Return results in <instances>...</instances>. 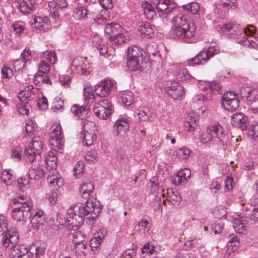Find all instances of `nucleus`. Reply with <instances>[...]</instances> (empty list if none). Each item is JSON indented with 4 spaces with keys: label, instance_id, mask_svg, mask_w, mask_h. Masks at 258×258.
<instances>
[{
    "label": "nucleus",
    "instance_id": "nucleus-48",
    "mask_svg": "<svg viewBox=\"0 0 258 258\" xmlns=\"http://www.w3.org/2000/svg\"><path fill=\"white\" fill-rule=\"evenodd\" d=\"M85 160L89 163H93L98 160V156L96 151L94 150L88 152L85 156Z\"/></svg>",
    "mask_w": 258,
    "mask_h": 258
},
{
    "label": "nucleus",
    "instance_id": "nucleus-36",
    "mask_svg": "<svg viewBox=\"0 0 258 258\" xmlns=\"http://www.w3.org/2000/svg\"><path fill=\"white\" fill-rule=\"evenodd\" d=\"M182 8L190 13L192 15H199L200 10V5L196 2H192L187 5H183Z\"/></svg>",
    "mask_w": 258,
    "mask_h": 258
},
{
    "label": "nucleus",
    "instance_id": "nucleus-44",
    "mask_svg": "<svg viewBox=\"0 0 258 258\" xmlns=\"http://www.w3.org/2000/svg\"><path fill=\"white\" fill-rule=\"evenodd\" d=\"M246 221L242 220H236L233 223V228L235 231L241 233L246 230Z\"/></svg>",
    "mask_w": 258,
    "mask_h": 258
},
{
    "label": "nucleus",
    "instance_id": "nucleus-24",
    "mask_svg": "<svg viewBox=\"0 0 258 258\" xmlns=\"http://www.w3.org/2000/svg\"><path fill=\"white\" fill-rule=\"evenodd\" d=\"M35 27L45 31L48 29L49 19L46 16H37L34 19Z\"/></svg>",
    "mask_w": 258,
    "mask_h": 258
},
{
    "label": "nucleus",
    "instance_id": "nucleus-53",
    "mask_svg": "<svg viewBox=\"0 0 258 258\" xmlns=\"http://www.w3.org/2000/svg\"><path fill=\"white\" fill-rule=\"evenodd\" d=\"M2 78L9 79L13 75V70L7 66H4L1 69Z\"/></svg>",
    "mask_w": 258,
    "mask_h": 258
},
{
    "label": "nucleus",
    "instance_id": "nucleus-14",
    "mask_svg": "<svg viewBox=\"0 0 258 258\" xmlns=\"http://www.w3.org/2000/svg\"><path fill=\"white\" fill-rule=\"evenodd\" d=\"M207 133L219 140V143L223 145L227 139L223 127L220 124H215L207 127Z\"/></svg>",
    "mask_w": 258,
    "mask_h": 258
},
{
    "label": "nucleus",
    "instance_id": "nucleus-58",
    "mask_svg": "<svg viewBox=\"0 0 258 258\" xmlns=\"http://www.w3.org/2000/svg\"><path fill=\"white\" fill-rule=\"evenodd\" d=\"M85 168V165L83 161H79L75 165L74 170V174L76 176L79 175L83 173Z\"/></svg>",
    "mask_w": 258,
    "mask_h": 258
},
{
    "label": "nucleus",
    "instance_id": "nucleus-25",
    "mask_svg": "<svg viewBox=\"0 0 258 258\" xmlns=\"http://www.w3.org/2000/svg\"><path fill=\"white\" fill-rule=\"evenodd\" d=\"M27 174L31 179L39 180L44 176V171L42 168L35 165L29 168Z\"/></svg>",
    "mask_w": 258,
    "mask_h": 258
},
{
    "label": "nucleus",
    "instance_id": "nucleus-19",
    "mask_svg": "<svg viewBox=\"0 0 258 258\" xmlns=\"http://www.w3.org/2000/svg\"><path fill=\"white\" fill-rule=\"evenodd\" d=\"M28 253L27 247L24 245L12 244L9 254L10 258H21Z\"/></svg>",
    "mask_w": 258,
    "mask_h": 258
},
{
    "label": "nucleus",
    "instance_id": "nucleus-62",
    "mask_svg": "<svg viewBox=\"0 0 258 258\" xmlns=\"http://www.w3.org/2000/svg\"><path fill=\"white\" fill-rule=\"evenodd\" d=\"M235 185V182L233 181L232 177L227 176L225 179V186L228 190H230L233 188Z\"/></svg>",
    "mask_w": 258,
    "mask_h": 258
},
{
    "label": "nucleus",
    "instance_id": "nucleus-40",
    "mask_svg": "<svg viewBox=\"0 0 258 258\" xmlns=\"http://www.w3.org/2000/svg\"><path fill=\"white\" fill-rule=\"evenodd\" d=\"M1 179L7 185H11L15 181V177L9 171L4 170L2 173Z\"/></svg>",
    "mask_w": 258,
    "mask_h": 258
},
{
    "label": "nucleus",
    "instance_id": "nucleus-33",
    "mask_svg": "<svg viewBox=\"0 0 258 258\" xmlns=\"http://www.w3.org/2000/svg\"><path fill=\"white\" fill-rule=\"evenodd\" d=\"M34 83L38 86H41V84H51V81L48 76L43 74H36L34 78Z\"/></svg>",
    "mask_w": 258,
    "mask_h": 258
},
{
    "label": "nucleus",
    "instance_id": "nucleus-56",
    "mask_svg": "<svg viewBox=\"0 0 258 258\" xmlns=\"http://www.w3.org/2000/svg\"><path fill=\"white\" fill-rule=\"evenodd\" d=\"M31 180L28 176V174L25 176H23L17 179L18 184L20 188L23 187L24 186L28 185L29 180Z\"/></svg>",
    "mask_w": 258,
    "mask_h": 258
},
{
    "label": "nucleus",
    "instance_id": "nucleus-43",
    "mask_svg": "<svg viewBox=\"0 0 258 258\" xmlns=\"http://www.w3.org/2000/svg\"><path fill=\"white\" fill-rule=\"evenodd\" d=\"M154 246L149 243H146L142 248V253L144 258H150V256L153 253Z\"/></svg>",
    "mask_w": 258,
    "mask_h": 258
},
{
    "label": "nucleus",
    "instance_id": "nucleus-18",
    "mask_svg": "<svg viewBox=\"0 0 258 258\" xmlns=\"http://www.w3.org/2000/svg\"><path fill=\"white\" fill-rule=\"evenodd\" d=\"M82 182L79 188L80 193L82 198L86 200V202H90L89 199L94 191V185L88 180Z\"/></svg>",
    "mask_w": 258,
    "mask_h": 258
},
{
    "label": "nucleus",
    "instance_id": "nucleus-41",
    "mask_svg": "<svg viewBox=\"0 0 258 258\" xmlns=\"http://www.w3.org/2000/svg\"><path fill=\"white\" fill-rule=\"evenodd\" d=\"M194 102L197 103L198 108L200 109L203 107H206L208 105V100L205 96L202 94L197 95L194 98Z\"/></svg>",
    "mask_w": 258,
    "mask_h": 258
},
{
    "label": "nucleus",
    "instance_id": "nucleus-35",
    "mask_svg": "<svg viewBox=\"0 0 258 258\" xmlns=\"http://www.w3.org/2000/svg\"><path fill=\"white\" fill-rule=\"evenodd\" d=\"M224 108L228 111H233L238 108L239 105V99H234L233 100H230L229 101L221 102Z\"/></svg>",
    "mask_w": 258,
    "mask_h": 258
},
{
    "label": "nucleus",
    "instance_id": "nucleus-26",
    "mask_svg": "<svg viewBox=\"0 0 258 258\" xmlns=\"http://www.w3.org/2000/svg\"><path fill=\"white\" fill-rule=\"evenodd\" d=\"M47 179L49 184L52 186L56 185L59 188L63 184V179L60 177V175L56 171H54L51 175H49Z\"/></svg>",
    "mask_w": 258,
    "mask_h": 258
},
{
    "label": "nucleus",
    "instance_id": "nucleus-46",
    "mask_svg": "<svg viewBox=\"0 0 258 258\" xmlns=\"http://www.w3.org/2000/svg\"><path fill=\"white\" fill-rule=\"evenodd\" d=\"M50 70V66L45 61H41L38 66V72L36 74H47Z\"/></svg>",
    "mask_w": 258,
    "mask_h": 258
},
{
    "label": "nucleus",
    "instance_id": "nucleus-27",
    "mask_svg": "<svg viewBox=\"0 0 258 258\" xmlns=\"http://www.w3.org/2000/svg\"><path fill=\"white\" fill-rule=\"evenodd\" d=\"M23 158L26 162L32 163L34 161L40 160L41 156L36 154L35 151L28 147L25 149Z\"/></svg>",
    "mask_w": 258,
    "mask_h": 258
},
{
    "label": "nucleus",
    "instance_id": "nucleus-63",
    "mask_svg": "<svg viewBox=\"0 0 258 258\" xmlns=\"http://www.w3.org/2000/svg\"><path fill=\"white\" fill-rule=\"evenodd\" d=\"M85 239L81 232H76L73 235V242L75 245L85 240Z\"/></svg>",
    "mask_w": 258,
    "mask_h": 258
},
{
    "label": "nucleus",
    "instance_id": "nucleus-60",
    "mask_svg": "<svg viewBox=\"0 0 258 258\" xmlns=\"http://www.w3.org/2000/svg\"><path fill=\"white\" fill-rule=\"evenodd\" d=\"M236 0H221V4L228 9H234Z\"/></svg>",
    "mask_w": 258,
    "mask_h": 258
},
{
    "label": "nucleus",
    "instance_id": "nucleus-29",
    "mask_svg": "<svg viewBox=\"0 0 258 258\" xmlns=\"http://www.w3.org/2000/svg\"><path fill=\"white\" fill-rule=\"evenodd\" d=\"M29 148L40 155L43 149V142L39 137L34 138L30 143Z\"/></svg>",
    "mask_w": 258,
    "mask_h": 258
},
{
    "label": "nucleus",
    "instance_id": "nucleus-22",
    "mask_svg": "<svg viewBox=\"0 0 258 258\" xmlns=\"http://www.w3.org/2000/svg\"><path fill=\"white\" fill-rule=\"evenodd\" d=\"M35 4V2L31 1V0H22L20 1L17 3V8L20 12L25 14L29 13L32 11Z\"/></svg>",
    "mask_w": 258,
    "mask_h": 258
},
{
    "label": "nucleus",
    "instance_id": "nucleus-10",
    "mask_svg": "<svg viewBox=\"0 0 258 258\" xmlns=\"http://www.w3.org/2000/svg\"><path fill=\"white\" fill-rule=\"evenodd\" d=\"M93 111L98 118L106 119L111 113L112 104L107 99L102 100L95 104Z\"/></svg>",
    "mask_w": 258,
    "mask_h": 258
},
{
    "label": "nucleus",
    "instance_id": "nucleus-12",
    "mask_svg": "<svg viewBox=\"0 0 258 258\" xmlns=\"http://www.w3.org/2000/svg\"><path fill=\"white\" fill-rule=\"evenodd\" d=\"M167 85L166 89L168 96L174 100H181L185 94L183 87L174 81H169Z\"/></svg>",
    "mask_w": 258,
    "mask_h": 258
},
{
    "label": "nucleus",
    "instance_id": "nucleus-6",
    "mask_svg": "<svg viewBox=\"0 0 258 258\" xmlns=\"http://www.w3.org/2000/svg\"><path fill=\"white\" fill-rule=\"evenodd\" d=\"M104 31L106 37L113 44H120L127 40L125 30L117 23L107 24Z\"/></svg>",
    "mask_w": 258,
    "mask_h": 258
},
{
    "label": "nucleus",
    "instance_id": "nucleus-55",
    "mask_svg": "<svg viewBox=\"0 0 258 258\" xmlns=\"http://www.w3.org/2000/svg\"><path fill=\"white\" fill-rule=\"evenodd\" d=\"M251 91H252V87L249 86L244 87L240 90V95L242 98H246L247 101Z\"/></svg>",
    "mask_w": 258,
    "mask_h": 258
},
{
    "label": "nucleus",
    "instance_id": "nucleus-13",
    "mask_svg": "<svg viewBox=\"0 0 258 258\" xmlns=\"http://www.w3.org/2000/svg\"><path fill=\"white\" fill-rule=\"evenodd\" d=\"M243 34L242 39L239 41V43L248 47L256 48L255 46V36L254 34V28L252 26H248L243 29Z\"/></svg>",
    "mask_w": 258,
    "mask_h": 258
},
{
    "label": "nucleus",
    "instance_id": "nucleus-23",
    "mask_svg": "<svg viewBox=\"0 0 258 258\" xmlns=\"http://www.w3.org/2000/svg\"><path fill=\"white\" fill-rule=\"evenodd\" d=\"M129 128L128 120L123 117L118 119L114 125V129L117 134H124Z\"/></svg>",
    "mask_w": 258,
    "mask_h": 258
},
{
    "label": "nucleus",
    "instance_id": "nucleus-28",
    "mask_svg": "<svg viewBox=\"0 0 258 258\" xmlns=\"http://www.w3.org/2000/svg\"><path fill=\"white\" fill-rule=\"evenodd\" d=\"M186 120L185 123L186 130L188 132L194 131L197 127L199 123L197 116H196L194 114L188 115L186 118Z\"/></svg>",
    "mask_w": 258,
    "mask_h": 258
},
{
    "label": "nucleus",
    "instance_id": "nucleus-50",
    "mask_svg": "<svg viewBox=\"0 0 258 258\" xmlns=\"http://www.w3.org/2000/svg\"><path fill=\"white\" fill-rule=\"evenodd\" d=\"M8 221L6 217L0 215V235H3L7 230Z\"/></svg>",
    "mask_w": 258,
    "mask_h": 258
},
{
    "label": "nucleus",
    "instance_id": "nucleus-16",
    "mask_svg": "<svg viewBox=\"0 0 258 258\" xmlns=\"http://www.w3.org/2000/svg\"><path fill=\"white\" fill-rule=\"evenodd\" d=\"M231 123L233 125L243 131L246 130L249 125L248 117L242 113H236L232 116Z\"/></svg>",
    "mask_w": 258,
    "mask_h": 258
},
{
    "label": "nucleus",
    "instance_id": "nucleus-38",
    "mask_svg": "<svg viewBox=\"0 0 258 258\" xmlns=\"http://www.w3.org/2000/svg\"><path fill=\"white\" fill-rule=\"evenodd\" d=\"M122 103L126 106H131L134 100V96L132 92L127 91L123 92L121 95Z\"/></svg>",
    "mask_w": 258,
    "mask_h": 258
},
{
    "label": "nucleus",
    "instance_id": "nucleus-20",
    "mask_svg": "<svg viewBox=\"0 0 258 258\" xmlns=\"http://www.w3.org/2000/svg\"><path fill=\"white\" fill-rule=\"evenodd\" d=\"M173 71L174 76L178 81L186 80L190 77L186 69L181 64H176L173 68Z\"/></svg>",
    "mask_w": 258,
    "mask_h": 258
},
{
    "label": "nucleus",
    "instance_id": "nucleus-64",
    "mask_svg": "<svg viewBox=\"0 0 258 258\" xmlns=\"http://www.w3.org/2000/svg\"><path fill=\"white\" fill-rule=\"evenodd\" d=\"M100 6L104 9H110L113 7L112 0H98Z\"/></svg>",
    "mask_w": 258,
    "mask_h": 258
},
{
    "label": "nucleus",
    "instance_id": "nucleus-59",
    "mask_svg": "<svg viewBox=\"0 0 258 258\" xmlns=\"http://www.w3.org/2000/svg\"><path fill=\"white\" fill-rule=\"evenodd\" d=\"M59 81L62 86L68 87L71 81V78L68 75H62L59 77Z\"/></svg>",
    "mask_w": 258,
    "mask_h": 258
},
{
    "label": "nucleus",
    "instance_id": "nucleus-8",
    "mask_svg": "<svg viewBox=\"0 0 258 258\" xmlns=\"http://www.w3.org/2000/svg\"><path fill=\"white\" fill-rule=\"evenodd\" d=\"M62 129L60 124H57L50 134V144L53 146V150L57 149L59 153L62 152L64 144Z\"/></svg>",
    "mask_w": 258,
    "mask_h": 258
},
{
    "label": "nucleus",
    "instance_id": "nucleus-39",
    "mask_svg": "<svg viewBox=\"0 0 258 258\" xmlns=\"http://www.w3.org/2000/svg\"><path fill=\"white\" fill-rule=\"evenodd\" d=\"M139 31L145 35H150L154 33V28L150 23L145 22L139 26Z\"/></svg>",
    "mask_w": 258,
    "mask_h": 258
},
{
    "label": "nucleus",
    "instance_id": "nucleus-7",
    "mask_svg": "<svg viewBox=\"0 0 258 258\" xmlns=\"http://www.w3.org/2000/svg\"><path fill=\"white\" fill-rule=\"evenodd\" d=\"M220 52V49L216 45H212L207 49L200 52L196 56L188 60L189 65L203 64L208 61L215 55Z\"/></svg>",
    "mask_w": 258,
    "mask_h": 258
},
{
    "label": "nucleus",
    "instance_id": "nucleus-52",
    "mask_svg": "<svg viewBox=\"0 0 258 258\" xmlns=\"http://www.w3.org/2000/svg\"><path fill=\"white\" fill-rule=\"evenodd\" d=\"M44 55L45 58L52 64H54L57 60L56 55L53 51H46L44 52Z\"/></svg>",
    "mask_w": 258,
    "mask_h": 258
},
{
    "label": "nucleus",
    "instance_id": "nucleus-32",
    "mask_svg": "<svg viewBox=\"0 0 258 258\" xmlns=\"http://www.w3.org/2000/svg\"><path fill=\"white\" fill-rule=\"evenodd\" d=\"M98 40H100L98 36H94L92 40V42L94 46L99 51L100 55H103L106 53L107 51V47L102 44V41L98 42Z\"/></svg>",
    "mask_w": 258,
    "mask_h": 258
},
{
    "label": "nucleus",
    "instance_id": "nucleus-15",
    "mask_svg": "<svg viewBox=\"0 0 258 258\" xmlns=\"http://www.w3.org/2000/svg\"><path fill=\"white\" fill-rule=\"evenodd\" d=\"M6 234L3 236L2 244L4 246L7 247L9 244H16L19 239V234L15 227H12L6 231Z\"/></svg>",
    "mask_w": 258,
    "mask_h": 258
},
{
    "label": "nucleus",
    "instance_id": "nucleus-61",
    "mask_svg": "<svg viewBox=\"0 0 258 258\" xmlns=\"http://www.w3.org/2000/svg\"><path fill=\"white\" fill-rule=\"evenodd\" d=\"M34 131V123L32 120H29L25 125V132L28 136H31L33 134Z\"/></svg>",
    "mask_w": 258,
    "mask_h": 258
},
{
    "label": "nucleus",
    "instance_id": "nucleus-2",
    "mask_svg": "<svg viewBox=\"0 0 258 258\" xmlns=\"http://www.w3.org/2000/svg\"><path fill=\"white\" fill-rule=\"evenodd\" d=\"M172 22L170 35L175 39L189 43L190 39L195 35V29L190 27L186 16L177 15L174 17Z\"/></svg>",
    "mask_w": 258,
    "mask_h": 258
},
{
    "label": "nucleus",
    "instance_id": "nucleus-31",
    "mask_svg": "<svg viewBox=\"0 0 258 258\" xmlns=\"http://www.w3.org/2000/svg\"><path fill=\"white\" fill-rule=\"evenodd\" d=\"M142 8L144 9V14L148 20H152L156 15L154 7L147 2L142 4Z\"/></svg>",
    "mask_w": 258,
    "mask_h": 258
},
{
    "label": "nucleus",
    "instance_id": "nucleus-5",
    "mask_svg": "<svg viewBox=\"0 0 258 258\" xmlns=\"http://www.w3.org/2000/svg\"><path fill=\"white\" fill-rule=\"evenodd\" d=\"M83 95L85 103L86 104V105L80 106L78 104H74L71 108V111L81 119H84L87 117L90 110L88 105L93 102L95 99L92 89L88 84L84 85Z\"/></svg>",
    "mask_w": 258,
    "mask_h": 258
},
{
    "label": "nucleus",
    "instance_id": "nucleus-21",
    "mask_svg": "<svg viewBox=\"0 0 258 258\" xmlns=\"http://www.w3.org/2000/svg\"><path fill=\"white\" fill-rule=\"evenodd\" d=\"M190 175L191 172L189 169H182L177 173L176 176L173 179L174 183L175 185H179L181 183L184 184Z\"/></svg>",
    "mask_w": 258,
    "mask_h": 258
},
{
    "label": "nucleus",
    "instance_id": "nucleus-47",
    "mask_svg": "<svg viewBox=\"0 0 258 258\" xmlns=\"http://www.w3.org/2000/svg\"><path fill=\"white\" fill-rule=\"evenodd\" d=\"M21 59H17L15 62H23L22 68L24 67L25 64L30 59L31 53L29 51L24 50L23 53L21 55Z\"/></svg>",
    "mask_w": 258,
    "mask_h": 258
},
{
    "label": "nucleus",
    "instance_id": "nucleus-49",
    "mask_svg": "<svg viewBox=\"0 0 258 258\" xmlns=\"http://www.w3.org/2000/svg\"><path fill=\"white\" fill-rule=\"evenodd\" d=\"M139 230L143 233L148 232L150 229V225L148 221L145 220L139 221L138 224Z\"/></svg>",
    "mask_w": 258,
    "mask_h": 258
},
{
    "label": "nucleus",
    "instance_id": "nucleus-1",
    "mask_svg": "<svg viewBox=\"0 0 258 258\" xmlns=\"http://www.w3.org/2000/svg\"><path fill=\"white\" fill-rule=\"evenodd\" d=\"M102 210L100 206L97 207L95 203L85 202L84 204L77 205L68 210L64 218L66 224L77 229L86 219L93 224Z\"/></svg>",
    "mask_w": 258,
    "mask_h": 258
},
{
    "label": "nucleus",
    "instance_id": "nucleus-51",
    "mask_svg": "<svg viewBox=\"0 0 258 258\" xmlns=\"http://www.w3.org/2000/svg\"><path fill=\"white\" fill-rule=\"evenodd\" d=\"M42 213L41 212H36L31 220V223L32 224L39 225L41 224L43 221V218L42 216Z\"/></svg>",
    "mask_w": 258,
    "mask_h": 258
},
{
    "label": "nucleus",
    "instance_id": "nucleus-57",
    "mask_svg": "<svg viewBox=\"0 0 258 258\" xmlns=\"http://www.w3.org/2000/svg\"><path fill=\"white\" fill-rule=\"evenodd\" d=\"M190 153L189 149L184 147L179 149L177 151V154L179 157L183 159H187Z\"/></svg>",
    "mask_w": 258,
    "mask_h": 258
},
{
    "label": "nucleus",
    "instance_id": "nucleus-11",
    "mask_svg": "<svg viewBox=\"0 0 258 258\" xmlns=\"http://www.w3.org/2000/svg\"><path fill=\"white\" fill-rule=\"evenodd\" d=\"M152 2L161 17H167L175 8V4L170 0H152Z\"/></svg>",
    "mask_w": 258,
    "mask_h": 258
},
{
    "label": "nucleus",
    "instance_id": "nucleus-45",
    "mask_svg": "<svg viewBox=\"0 0 258 258\" xmlns=\"http://www.w3.org/2000/svg\"><path fill=\"white\" fill-rule=\"evenodd\" d=\"M253 204L252 213L247 214L251 220L257 221L258 220V199L252 202Z\"/></svg>",
    "mask_w": 258,
    "mask_h": 258
},
{
    "label": "nucleus",
    "instance_id": "nucleus-3",
    "mask_svg": "<svg viewBox=\"0 0 258 258\" xmlns=\"http://www.w3.org/2000/svg\"><path fill=\"white\" fill-rule=\"evenodd\" d=\"M145 51L137 46H130L127 50V66L130 71H147L150 62L145 60Z\"/></svg>",
    "mask_w": 258,
    "mask_h": 258
},
{
    "label": "nucleus",
    "instance_id": "nucleus-42",
    "mask_svg": "<svg viewBox=\"0 0 258 258\" xmlns=\"http://www.w3.org/2000/svg\"><path fill=\"white\" fill-rule=\"evenodd\" d=\"M54 150L55 151H50L45 158V160L47 164H49V162L52 163L50 164V166L52 167H54L56 165L57 160L56 157L57 154V152H58L57 151V149Z\"/></svg>",
    "mask_w": 258,
    "mask_h": 258
},
{
    "label": "nucleus",
    "instance_id": "nucleus-30",
    "mask_svg": "<svg viewBox=\"0 0 258 258\" xmlns=\"http://www.w3.org/2000/svg\"><path fill=\"white\" fill-rule=\"evenodd\" d=\"M76 17L80 19H84L90 16V13L87 8L83 6H78L74 11Z\"/></svg>",
    "mask_w": 258,
    "mask_h": 258
},
{
    "label": "nucleus",
    "instance_id": "nucleus-34",
    "mask_svg": "<svg viewBox=\"0 0 258 258\" xmlns=\"http://www.w3.org/2000/svg\"><path fill=\"white\" fill-rule=\"evenodd\" d=\"M135 116L138 117L140 121H146L149 120V118L151 116V113L149 109L147 107H145L142 110H139L135 114Z\"/></svg>",
    "mask_w": 258,
    "mask_h": 258
},
{
    "label": "nucleus",
    "instance_id": "nucleus-54",
    "mask_svg": "<svg viewBox=\"0 0 258 258\" xmlns=\"http://www.w3.org/2000/svg\"><path fill=\"white\" fill-rule=\"evenodd\" d=\"M237 94L234 93L232 91H228L225 93L221 98V102L229 101L230 100H233L234 99H238Z\"/></svg>",
    "mask_w": 258,
    "mask_h": 258
},
{
    "label": "nucleus",
    "instance_id": "nucleus-37",
    "mask_svg": "<svg viewBox=\"0 0 258 258\" xmlns=\"http://www.w3.org/2000/svg\"><path fill=\"white\" fill-rule=\"evenodd\" d=\"M83 136V143L86 146L92 145L96 139V135L94 133L89 132L88 131H85Z\"/></svg>",
    "mask_w": 258,
    "mask_h": 258
},
{
    "label": "nucleus",
    "instance_id": "nucleus-9",
    "mask_svg": "<svg viewBox=\"0 0 258 258\" xmlns=\"http://www.w3.org/2000/svg\"><path fill=\"white\" fill-rule=\"evenodd\" d=\"M115 88V81L111 79H106L95 86L94 92L98 96L106 97L109 96L111 91Z\"/></svg>",
    "mask_w": 258,
    "mask_h": 258
},
{
    "label": "nucleus",
    "instance_id": "nucleus-4",
    "mask_svg": "<svg viewBox=\"0 0 258 258\" xmlns=\"http://www.w3.org/2000/svg\"><path fill=\"white\" fill-rule=\"evenodd\" d=\"M12 217L18 222H25L32 216V203L24 196L18 197L12 201Z\"/></svg>",
    "mask_w": 258,
    "mask_h": 258
},
{
    "label": "nucleus",
    "instance_id": "nucleus-17",
    "mask_svg": "<svg viewBox=\"0 0 258 258\" xmlns=\"http://www.w3.org/2000/svg\"><path fill=\"white\" fill-rule=\"evenodd\" d=\"M87 62L84 57H77L74 58L71 63V70L78 74L86 73Z\"/></svg>",
    "mask_w": 258,
    "mask_h": 258
}]
</instances>
